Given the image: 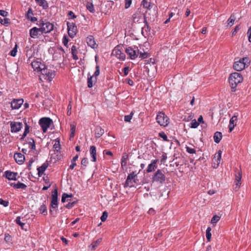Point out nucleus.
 I'll use <instances>...</instances> for the list:
<instances>
[{
  "label": "nucleus",
  "mask_w": 251,
  "mask_h": 251,
  "mask_svg": "<svg viewBox=\"0 0 251 251\" xmlns=\"http://www.w3.org/2000/svg\"><path fill=\"white\" fill-rule=\"evenodd\" d=\"M243 80L242 75L239 73L235 72L230 74L229 77V83L232 89V91H235L237 85L241 83Z\"/></svg>",
  "instance_id": "obj_1"
},
{
  "label": "nucleus",
  "mask_w": 251,
  "mask_h": 251,
  "mask_svg": "<svg viewBox=\"0 0 251 251\" xmlns=\"http://www.w3.org/2000/svg\"><path fill=\"white\" fill-rule=\"evenodd\" d=\"M55 72L50 69H48L46 66L40 72L39 75V79L42 81L50 82L55 76Z\"/></svg>",
  "instance_id": "obj_2"
},
{
  "label": "nucleus",
  "mask_w": 251,
  "mask_h": 251,
  "mask_svg": "<svg viewBox=\"0 0 251 251\" xmlns=\"http://www.w3.org/2000/svg\"><path fill=\"white\" fill-rule=\"evenodd\" d=\"M249 63V58L248 57H243L237 61H235L233 67L237 71H241L245 68L246 66H248Z\"/></svg>",
  "instance_id": "obj_3"
},
{
  "label": "nucleus",
  "mask_w": 251,
  "mask_h": 251,
  "mask_svg": "<svg viewBox=\"0 0 251 251\" xmlns=\"http://www.w3.org/2000/svg\"><path fill=\"white\" fill-rule=\"evenodd\" d=\"M37 25L40 27L43 33H50L53 29V25L47 21H40Z\"/></svg>",
  "instance_id": "obj_4"
},
{
  "label": "nucleus",
  "mask_w": 251,
  "mask_h": 251,
  "mask_svg": "<svg viewBox=\"0 0 251 251\" xmlns=\"http://www.w3.org/2000/svg\"><path fill=\"white\" fill-rule=\"evenodd\" d=\"M100 75V66L97 65L96 66V70L93 75H91L90 74L88 75L87 79V85L88 87L92 88L93 86V83H96L97 80V76Z\"/></svg>",
  "instance_id": "obj_5"
},
{
  "label": "nucleus",
  "mask_w": 251,
  "mask_h": 251,
  "mask_svg": "<svg viewBox=\"0 0 251 251\" xmlns=\"http://www.w3.org/2000/svg\"><path fill=\"white\" fill-rule=\"evenodd\" d=\"M125 51L129 58L132 60L136 58L139 53V50L138 47L136 46L128 47L126 49Z\"/></svg>",
  "instance_id": "obj_6"
},
{
  "label": "nucleus",
  "mask_w": 251,
  "mask_h": 251,
  "mask_svg": "<svg viewBox=\"0 0 251 251\" xmlns=\"http://www.w3.org/2000/svg\"><path fill=\"white\" fill-rule=\"evenodd\" d=\"M156 120L158 124L161 126H166L169 123V119L163 112L158 113L156 116Z\"/></svg>",
  "instance_id": "obj_7"
},
{
  "label": "nucleus",
  "mask_w": 251,
  "mask_h": 251,
  "mask_svg": "<svg viewBox=\"0 0 251 251\" xmlns=\"http://www.w3.org/2000/svg\"><path fill=\"white\" fill-rule=\"evenodd\" d=\"M52 123V120L48 117L42 118L39 122V124L42 128L43 132L44 133L47 131Z\"/></svg>",
  "instance_id": "obj_8"
},
{
  "label": "nucleus",
  "mask_w": 251,
  "mask_h": 251,
  "mask_svg": "<svg viewBox=\"0 0 251 251\" xmlns=\"http://www.w3.org/2000/svg\"><path fill=\"white\" fill-rule=\"evenodd\" d=\"M50 212L51 213L53 209H56L58 208V191L55 189L51 193V200L50 203Z\"/></svg>",
  "instance_id": "obj_9"
},
{
  "label": "nucleus",
  "mask_w": 251,
  "mask_h": 251,
  "mask_svg": "<svg viewBox=\"0 0 251 251\" xmlns=\"http://www.w3.org/2000/svg\"><path fill=\"white\" fill-rule=\"evenodd\" d=\"M123 47L120 46H116L112 51V55L115 56L121 60H124L126 58V55L122 51Z\"/></svg>",
  "instance_id": "obj_10"
},
{
  "label": "nucleus",
  "mask_w": 251,
  "mask_h": 251,
  "mask_svg": "<svg viewBox=\"0 0 251 251\" xmlns=\"http://www.w3.org/2000/svg\"><path fill=\"white\" fill-rule=\"evenodd\" d=\"M68 32L69 36L73 38L76 35L77 28L75 24L74 23L67 22Z\"/></svg>",
  "instance_id": "obj_11"
},
{
  "label": "nucleus",
  "mask_w": 251,
  "mask_h": 251,
  "mask_svg": "<svg viewBox=\"0 0 251 251\" xmlns=\"http://www.w3.org/2000/svg\"><path fill=\"white\" fill-rule=\"evenodd\" d=\"M10 130L12 133H17L21 130L23 127V124L21 122L12 121L10 123Z\"/></svg>",
  "instance_id": "obj_12"
},
{
  "label": "nucleus",
  "mask_w": 251,
  "mask_h": 251,
  "mask_svg": "<svg viewBox=\"0 0 251 251\" xmlns=\"http://www.w3.org/2000/svg\"><path fill=\"white\" fill-rule=\"evenodd\" d=\"M165 176L162 173L160 170H158L152 177L153 181L162 183L165 181Z\"/></svg>",
  "instance_id": "obj_13"
},
{
  "label": "nucleus",
  "mask_w": 251,
  "mask_h": 251,
  "mask_svg": "<svg viewBox=\"0 0 251 251\" xmlns=\"http://www.w3.org/2000/svg\"><path fill=\"white\" fill-rule=\"evenodd\" d=\"M43 34L40 27H33L29 30L30 36L32 38H38L40 35Z\"/></svg>",
  "instance_id": "obj_14"
},
{
  "label": "nucleus",
  "mask_w": 251,
  "mask_h": 251,
  "mask_svg": "<svg viewBox=\"0 0 251 251\" xmlns=\"http://www.w3.org/2000/svg\"><path fill=\"white\" fill-rule=\"evenodd\" d=\"M31 65L34 70L37 72H40L46 66L45 64L38 61H32Z\"/></svg>",
  "instance_id": "obj_15"
},
{
  "label": "nucleus",
  "mask_w": 251,
  "mask_h": 251,
  "mask_svg": "<svg viewBox=\"0 0 251 251\" xmlns=\"http://www.w3.org/2000/svg\"><path fill=\"white\" fill-rule=\"evenodd\" d=\"M24 102L22 99L13 100L11 102V107L13 109H18L21 107Z\"/></svg>",
  "instance_id": "obj_16"
},
{
  "label": "nucleus",
  "mask_w": 251,
  "mask_h": 251,
  "mask_svg": "<svg viewBox=\"0 0 251 251\" xmlns=\"http://www.w3.org/2000/svg\"><path fill=\"white\" fill-rule=\"evenodd\" d=\"M17 173H14L10 171H6L4 172L3 176L10 180H16Z\"/></svg>",
  "instance_id": "obj_17"
},
{
  "label": "nucleus",
  "mask_w": 251,
  "mask_h": 251,
  "mask_svg": "<svg viewBox=\"0 0 251 251\" xmlns=\"http://www.w3.org/2000/svg\"><path fill=\"white\" fill-rule=\"evenodd\" d=\"M242 178V172L241 171L239 172L235 175V180L234 181V183L235 186L234 189L235 191H238L239 189L240 186L241 184V179Z\"/></svg>",
  "instance_id": "obj_18"
},
{
  "label": "nucleus",
  "mask_w": 251,
  "mask_h": 251,
  "mask_svg": "<svg viewBox=\"0 0 251 251\" xmlns=\"http://www.w3.org/2000/svg\"><path fill=\"white\" fill-rule=\"evenodd\" d=\"M237 122V116H233L229 120V123L228 125L229 132H231L234 129V127L236 126Z\"/></svg>",
  "instance_id": "obj_19"
},
{
  "label": "nucleus",
  "mask_w": 251,
  "mask_h": 251,
  "mask_svg": "<svg viewBox=\"0 0 251 251\" xmlns=\"http://www.w3.org/2000/svg\"><path fill=\"white\" fill-rule=\"evenodd\" d=\"M14 157L16 162L19 164H22L25 159L24 155L20 152L15 153Z\"/></svg>",
  "instance_id": "obj_20"
},
{
  "label": "nucleus",
  "mask_w": 251,
  "mask_h": 251,
  "mask_svg": "<svg viewBox=\"0 0 251 251\" xmlns=\"http://www.w3.org/2000/svg\"><path fill=\"white\" fill-rule=\"evenodd\" d=\"M158 162V159H154L152 160L151 163L149 164L148 166V167L146 169V172L147 173H151L153 171L157 168L156 164Z\"/></svg>",
  "instance_id": "obj_21"
},
{
  "label": "nucleus",
  "mask_w": 251,
  "mask_h": 251,
  "mask_svg": "<svg viewBox=\"0 0 251 251\" xmlns=\"http://www.w3.org/2000/svg\"><path fill=\"white\" fill-rule=\"evenodd\" d=\"M86 42L87 45L92 48L95 49L97 45L95 42L94 37L92 36H89L87 37Z\"/></svg>",
  "instance_id": "obj_22"
},
{
  "label": "nucleus",
  "mask_w": 251,
  "mask_h": 251,
  "mask_svg": "<svg viewBox=\"0 0 251 251\" xmlns=\"http://www.w3.org/2000/svg\"><path fill=\"white\" fill-rule=\"evenodd\" d=\"M90 154L92 158L91 161L93 162L96 161L97 160V152L96 148L94 146H91L90 148Z\"/></svg>",
  "instance_id": "obj_23"
},
{
  "label": "nucleus",
  "mask_w": 251,
  "mask_h": 251,
  "mask_svg": "<svg viewBox=\"0 0 251 251\" xmlns=\"http://www.w3.org/2000/svg\"><path fill=\"white\" fill-rule=\"evenodd\" d=\"M49 166L48 163L46 161L40 167L37 168L38 174L39 176H41L44 172L46 171Z\"/></svg>",
  "instance_id": "obj_24"
},
{
  "label": "nucleus",
  "mask_w": 251,
  "mask_h": 251,
  "mask_svg": "<svg viewBox=\"0 0 251 251\" xmlns=\"http://www.w3.org/2000/svg\"><path fill=\"white\" fill-rule=\"evenodd\" d=\"M10 185L15 189H25L27 187L26 185L23 183H22L20 181H18L17 183H10Z\"/></svg>",
  "instance_id": "obj_25"
},
{
  "label": "nucleus",
  "mask_w": 251,
  "mask_h": 251,
  "mask_svg": "<svg viewBox=\"0 0 251 251\" xmlns=\"http://www.w3.org/2000/svg\"><path fill=\"white\" fill-rule=\"evenodd\" d=\"M104 129L100 126H98L95 129V137L97 138H100L104 133Z\"/></svg>",
  "instance_id": "obj_26"
},
{
  "label": "nucleus",
  "mask_w": 251,
  "mask_h": 251,
  "mask_svg": "<svg viewBox=\"0 0 251 251\" xmlns=\"http://www.w3.org/2000/svg\"><path fill=\"white\" fill-rule=\"evenodd\" d=\"M222 155V151H219L216 153L215 154L213 158V161L214 163H217V165L218 166L220 163Z\"/></svg>",
  "instance_id": "obj_27"
},
{
  "label": "nucleus",
  "mask_w": 251,
  "mask_h": 251,
  "mask_svg": "<svg viewBox=\"0 0 251 251\" xmlns=\"http://www.w3.org/2000/svg\"><path fill=\"white\" fill-rule=\"evenodd\" d=\"M213 138L214 142L216 143H219L222 138V133L218 131L214 133Z\"/></svg>",
  "instance_id": "obj_28"
},
{
  "label": "nucleus",
  "mask_w": 251,
  "mask_h": 251,
  "mask_svg": "<svg viewBox=\"0 0 251 251\" xmlns=\"http://www.w3.org/2000/svg\"><path fill=\"white\" fill-rule=\"evenodd\" d=\"M27 144L28 145V148L31 150L35 149V141L33 139L31 138H28L27 139Z\"/></svg>",
  "instance_id": "obj_29"
},
{
  "label": "nucleus",
  "mask_w": 251,
  "mask_h": 251,
  "mask_svg": "<svg viewBox=\"0 0 251 251\" xmlns=\"http://www.w3.org/2000/svg\"><path fill=\"white\" fill-rule=\"evenodd\" d=\"M102 239L101 238H99L97 239L96 241L92 243V244L89 246V248H91V250H94L98 247V246L101 242Z\"/></svg>",
  "instance_id": "obj_30"
},
{
  "label": "nucleus",
  "mask_w": 251,
  "mask_h": 251,
  "mask_svg": "<svg viewBox=\"0 0 251 251\" xmlns=\"http://www.w3.org/2000/svg\"><path fill=\"white\" fill-rule=\"evenodd\" d=\"M128 155L126 153H124L122 155L121 159V166L122 167H125L126 165V161L128 159Z\"/></svg>",
  "instance_id": "obj_31"
},
{
  "label": "nucleus",
  "mask_w": 251,
  "mask_h": 251,
  "mask_svg": "<svg viewBox=\"0 0 251 251\" xmlns=\"http://www.w3.org/2000/svg\"><path fill=\"white\" fill-rule=\"evenodd\" d=\"M37 3L45 9L49 7V4L46 0H39Z\"/></svg>",
  "instance_id": "obj_32"
},
{
  "label": "nucleus",
  "mask_w": 251,
  "mask_h": 251,
  "mask_svg": "<svg viewBox=\"0 0 251 251\" xmlns=\"http://www.w3.org/2000/svg\"><path fill=\"white\" fill-rule=\"evenodd\" d=\"M138 174V173H136V172H132L131 173L128 174L127 178H128V179H132L134 183H136L135 177L137 176Z\"/></svg>",
  "instance_id": "obj_33"
},
{
  "label": "nucleus",
  "mask_w": 251,
  "mask_h": 251,
  "mask_svg": "<svg viewBox=\"0 0 251 251\" xmlns=\"http://www.w3.org/2000/svg\"><path fill=\"white\" fill-rule=\"evenodd\" d=\"M174 162L176 165V167H178L179 165L180 166V167L178 168V169L179 170V171L180 172L181 166L183 165V160L179 159V161H177V157H176V158H174Z\"/></svg>",
  "instance_id": "obj_34"
},
{
  "label": "nucleus",
  "mask_w": 251,
  "mask_h": 251,
  "mask_svg": "<svg viewBox=\"0 0 251 251\" xmlns=\"http://www.w3.org/2000/svg\"><path fill=\"white\" fill-rule=\"evenodd\" d=\"M133 183H134L133 181V180L128 179V178H126L125 183L124 184V187H132L133 186Z\"/></svg>",
  "instance_id": "obj_35"
},
{
  "label": "nucleus",
  "mask_w": 251,
  "mask_h": 251,
  "mask_svg": "<svg viewBox=\"0 0 251 251\" xmlns=\"http://www.w3.org/2000/svg\"><path fill=\"white\" fill-rule=\"evenodd\" d=\"M29 126L25 123V131H24V132L23 135L22 136V137L21 138V140H23L25 137L26 135L29 133Z\"/></svg>",
  "instance_id": "obj_36"
},
{
  "label": "nucleus",
  "mask_w": 251,
  "mask_h": 251,
  "mask_svg": "<svg viewBox=\"0 0 251 251\" xmlns=\"http://www.w3.org/2000/svg\"><path fill=\"white\" fill-rule=\"evenodd\" d=\"M72 197V194L69 195L66 193H63L61 198L62 202H65L66 201H68L69 199H67L71 198Z\"/></svg>",
  "instance_id": "obj_37"
},
{
  "label": "nucleus",
  "mask_w": 251,
  "mask_h": 251,
  "mask_svg": "<svg viewBox=\"0 0 251 251\" xmlns=\"http://www.w3.org/2000/svg\"><path fill=\"white\" fill-rule=\"evenodd\" d=\"M39 211L40 213L44 215H46L47 214V209L46 206L43 204L41 205L39 208Z\"/></svg>",
  "instance_id": "obj_38"
},
{
  "label": "nucleus",
  "mask_w": 251,
  "mask_h": 251,
  "mask_svg": "<svg viewBox=\"0 0 251 251\" xmlns=\"http://www.w3.org/2000/svg\"><path fill=\"white\" fill-rule=\"evenodd\" d=\"M211 228L210 227H208L206 230V237L208 241H210L211 238Z\"/></svg>",
  "instance_id": "obj_39"
},
{
  "label": "nucleus",
  "mask_w": 251,
  "mask_h": 251,
  "mask_svg": "<svg viewBox=\"0 0 251 251\" xmlns=\"http://www.w3.org/2000/svg\"><path fill=\"white\" fill-rule=\"evenodd\" d=\"M134 115V113L132 111L129 115H125L124 120L126 122H130Z\"/></svg>",
  "instance_id": "obj_40"
},
{
  "label": "nucleus",
  "mask_w": 251,
  "mask_h": 251,
  "mask_svg": "<svg viewBox=\"0 0 251 251\" xmlns=\"http://www.w3.org/2000/svg\"><path fill=\"white\" fill-rule=\"evenodd\" d=\"M235 20V16L233 15H231L227 21L228 23V25H229L230 26H232L234 24Z\"/></svg>",
  "instance_id": "obj_41"
},
{
  "label": "nucleus",
  "mask_w": 251,
  "mask_h": 251,
  "mask_svg": "<svg viewBox=\"0 0 251 251\" xmlns=\"http://www.w3.org/2000/svg\"><path fill=\"white\" fill-rule=\"evenodd\" d=\"M70 137L73 138L75 136V126L74 125L71 124L70 126Z\"/></svg>",
  "instance_id": "obj_42"
},
{
  "label": "nucleus",
  "mask_w": 251,
  "mask_h": 251,
  "mask_svg": "<svg viewBox=\"0 0 251 251\" xmlns=\"http://www.w3.org/2000/svg\"><path fill=\"white\" fill-rule=\"evenodd\" d=\"M86 8L91 13L95 12V8L92 3H88L86 5Z\"/></svg>",
  "instance_id": "obj_43"
},
{
  "label": "nucleus",
  "mask_w": 251,
  "mask_h": 251,
  "mask_svg": "<svg viewBox=\"0 0 251 251\" xmlns=\"http://www.w3.org/2000/svg\"><path fill=\"white\" fill-rule=\"evenodd\" d=\"M186 151L190 154H193L196 153V150L194 148L186 146Z\"/></svg>",
  "instance_id": "obj_44"
},
{
  "label": "nucleus",
  "mask_w": 251,
  "mask_h": 251,
  "mask_svg": "<svg viewBox=\"0 0 251 251\" xmlns=\"http://www.w3.org/2000/svg\"><path fill=\"white\" fill-rule=\"evenodd\" d=\"M17 52V45L15 44L14 48L10 51L9 54L12 56H15Z\"/></svg>",
  "instance_id": "obj_45"
},
{
  "label": "nucleus",
  "mask_w": 251,
  "mask_h": 251,
  "mask_svg": "<svg viewBox=\"0 0 251 251\" xmlns=\"http://www.w3.org/2000/svg\"><path fill=\"white\" fill-rule=\"evenodd\" d=\"M142 4L143 5V7L146 8L151 9V4L148 3L146 0H143L142 1Z\"/></svg>",
  "instance_id": "obj_46"
},
{
  "label": "nucleus",
  "mask_w": 251,
  "mask_h": 251,
  "mask_svg": "<svg viewBox=\"0 0 251 251\" xmlns=\"http://www.w3.org/2000/svg\"><path fill=\"white\" fill-rule=\"evenodd\" d=\"M0 23L7 26L9 24V19L8 18L2 19L0 17Z\"/></svg>",
  "instance_id": "obj_47"
},
{
  "label": "nucleus",
  "mask_w": 251,
  "mask_h": 251,
  "mask_svg": "<svg viewBox=\"0 0 251 251\" xmlns=\"http://www.w3.org/2000/svg\"><path fill=\"white\" fill-rule=\"evenodd\" d=\"M53 148L54 150L57 151H59L60 149V144L59 140L55 141V143L53 145Z\"/></svg>",
  "instance_id": "obj_48"
},
{
  "label": "nucleus",
  "mask_w": 251,
  "mask_h": 251,
  "mask_svg": "<svg viewBox=\"0 0 251 251\" xmlns=\"http://www.w3.org/2000/svg\"><path fill=\"white\" fill-rule=\"evenodd\" d=\"M220 217L217 215H214L211 220V223L213 224H216L220 220Z\"/></svg>",
  "instance_id": "obj_49"
},
{
  "label": "nucleus",
  "mask_w": 251,
  "mask_h": 251,
  "mask_svg": "<svg viewBox=\"0 0 251 251\" xmlns=\"http://www.w3.org/2000/svg\"><path fill=\"white\" fill-rule=\"evenodd\" d=\"M139 58L142 59L147 58L148 57V53L146 52H139Z\"/></svg>",
  "instance_id": "obj_50"
},
{
  "label": "nucleus",
  "mask_w": 251,
  "mask_h": 251,
  "mask_svg": "<svg viewBox=\"0 0 251 251\" xmlns=\"http://www.w3.org/2000/svg\"><path fill=\"white\" fill-rule=\"evenodd\" d=\"M191 128H197L199 125V122H197L196 120H192V122L191 123Z\"/></svg>",
  "instance_id": "obj_51"
},
{
  "label": "nucleus",
  "mask_w": 251,
  "mask_h": 251,
  "mask_svg": "<svg viewBox=\"0 0 251 251\" xmlns=\"http://www.w3.org/2000/svg\"><path fill=\"white\" fill-rule=\"evenodd\" d=\"M108 217V214L107 212L104 211L100 217V220L102 222H104L106 220Z\"/></svg>",
  "instance_id": "obj_52"
},
{
  "label": "nucleus",
  "mask_w": 251,
  "mask_h": 251,
  "mask_svg": "<svg viewBox=\"0 0 251 251\" xmlns=\"http://www.w3.org/2000/svg\"><path fill=\"white\" fill-rule=\"evenodd\" d=\"M0 204L2 205L4 207H7L9 205V202L7 201H4L0 198Z\"/></svg>",
  "instance_id": "obj_53"
},
{
  "label": "nucleus",
  "mask_w": 251,
  "mask_h": 251,
  "mask_svg": "<svg viewBox=\"0 0 251 251\" xmlns=\"http://www.w3.org/2000/svg\"><path fill=\"white\" fill-rule=\"evenodd\" d=\"M21 218L20 217H18L16 219V222L17 224L20 225L22 228H23L24 226H25V223H23L21 222Z\"/></svg>",
  "instance_id": "obj_54"
},
{
  "label": "nucleus",
  "mask_w": 251,
  "mask_h": 251,
  "mask_svg": "<svg viewBox=\"0 0 251 251\" xmlns=\"http://www.w3.org/2000/svg\"><path fill=\"white\" fill-rule=\"evenodd\" d=\"M132 3V0H125V8H128Z\"/></svg>",
  "instance_id": "obj_55"
},
{
  "label": "nucleus",
  "mask_w": 251,
  "mask_h": 251,
  "mask_svg": "<svg viewBox=\"0 0 251 251\" xmlns=\"http://www.w3.org/2000/svg\"><path fill=\"white\" fill-rule=\"evenodd\" d=\"M81 165H83L84 167H86L88 164V159L86 158H84L81 160Z\"/></svg>",
  "instance_id": "obj_56"
},
{
  "label": "nucleus",
  "mask_w": 251,
  "mask_h": 251,
  "mask_svg": "<svg viewBox=\"0 0 251 251\" xmlns=\"http://www.w3.org/2000/svg\"><path fill=\"white\" fill-rule=\"evenodd\" d=\"M247 35L248 36V40L251 43V26L249 27L247 31Z\"/></svg>",
  "instance_id": "obj_57"
},
{
  "label": "nucleus",
  "mask_w": 251,
  "mask_h": 251,
  "mask_svg": "<svg viewBox=\"0 0 251 251\" xmlns=\"http://www.w3.org/2000/svg\"><path fill=\"white\" fill-rule=\"evenodd\" d=\"M75 203V201H73L72 202H69L67 204H66V207L68 209H71L74 206Z\"/></svg>",
  "instance_id": "obj_58"
},
{
  "label": "nucleus",
  "mask_w": 251,
  "mask_h": 251,
  "mask_svg": "<svg viewBox=\"0 0 251 251\" xmlns=\"http://www.w3.org/2000/svg\"><path fill=\"white\" fill-rule=\"evenodd\" d=\"M159 136L161 138H162L165 141L167 140V136L165 134L164 132H160L159 133Z\"/></svg>",
  "instance_id": "obj_59"
},
{
  "label": "nucleus",
  "mask_w": 251,
  "mask_h": 251,
  "mask_svg": "<svg viewBox=\"0 0 251 251\" xmlns=\"http://www.w3.org/2000/svg\"><path fill=\"white\" fill-rule=\"evenodd\" d=\"M72 54L77 53V49L75 46L73 45L71 48Z\"/></svg>",
  "instance_id": "obj_60"
},
{
  "label": "nucleus",
  "mask_w": 251,
  "mask_h": 251,
  "mask_svg": "<svg viewBox=\"0 0 251 251\" xmlns=\"http://www.w3.org/2000/svg\"><path fill=\"white\" fill-rule=\"evenodd\" d=\"M8 15V12L3 10H0V15L3 16V17H6Z\"/></svg>",
  "instance_id": "obj_61"
},
{
  "label": "nucleus",
  "mask_w": 251,
  "mask_h": 251,
  "mask_svg": "<svg viewBox=\"0 0 251 251\" xmlns=\"http://www.w3.org/2000/svg\"><path fill=\"white\" fill-rule=\"evenodd\" d=\"M124 75L126 76L128 74L129 71V67H126L124 68Z\"/></svg>",
  "instance_id": "obj_62"
},
{
  "label": "nucleus",
  "mask_w": 251,
  "mask_h": 251,
  "mask_svg": "<svg viewBox=\"0 0 251 251\" xmlns=\"http://www.w3.org/2000/svg\"><path fill=\"white\" fill-rule=\"evenodd\" d=\"M239 30V25L236 26L234 29V30L232 32V35H235Z\"/></svg>",
  "instance_id": "obj_63"
},
{
  "label": "nucleus",
  "mask_w": 251,
  "mask_h": 251,
  "mask_svg": "<svg viewBox=\"0 0 251 251\" xmlns=\"http://www.w3.org/2000/svg\"><path fill=\"white\" fill-rule=\"evenodd\" d=\"M68 15L71 16L72 19H75L76 18V16L75 15L74 12L72 11H70L69 12Z\"/></svg>",
  "instance_id": "obj_64"
}]
</instances>
